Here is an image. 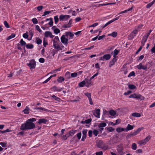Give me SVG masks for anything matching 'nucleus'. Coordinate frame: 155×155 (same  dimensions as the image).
Wrapping results in <instances>:
<instances>
[{"instance_id": "nucleus-1", "label": "nucleus", "mask_w": 155, "mask_h": 155, "mask_svg": "<svg viewBox=\"0 0 155 155\" xmlns=\"http://www.w3.org/2000/svg\"><path fill=\"white\" fill-rule=\"evenodd\" d=\"M35 127V125L33 123L27 120L24 124H22L20 129L21 130H26L31 129Z\"/></svg>"}, {"instance_id": "nucleus-2", "label": "nucleus", "mask_w": 155, "mask_h": 155, "mask_svg": "<svg viewBox=\"0 0 155 155\" xmlns=\"http://www.w3.org/2000/svg\"><path fill=\"white\" fill-rule=\"evenodd\" d=\"M97 147L104 150H107L108 149V147L105 146V144L101 140H98L97 143Z\"/></svg>"}, {"instance_id": "nucleus-3", "label": "nucleus", "mask_w": 155, "mask_h": 155, "mask_svg": "<svg viewBox=\"0 0 155 155\" xmlns=\"http://www.w3.org/2000/svg\"><path fill=\"white\" fill-rule=\"evenodd\" d=\"M130 98H134L137 99H140L141 100H143L144 99V97L140 94H137L135 93L131 94L129 96Z\"/></svg>"}, {"instance_id": "nucleus-4", "label": "nucleus", "mask_w": 155, "mask_h": 155, "mask_svg": "<svg viewBox=\"0 0 155 155\" xmlns=\"http://www.w3.org/2000/svg\"><path fill=\"white\" fill-rule=\"evenodd\" d=\"M66 36L65 34L62 35L61 38V42L64 45L67 46L68 44V39L66 38Z\"/></svg>"}, {"instance_id": "nucleus-5", "label": "nucleus", "mask_w": 155, "mask_h": 155, "mask_svg": "<svg viewBox=\"0 0 155 155\" xmlns=\"http://www.w3.org/2000/svg\"><path fill=\"white\" fill-rule=\"evenodd\" d=\"M85 81V86L87 87H89L93 85V83L91 80L88 78H86L84 79Z\"/></svg>"}, {"instance_id": "nucleus-6", "label": "nucleus", "mask_w": 155, "mask_h": 155, "mask_svg": "<svg viewBox=\"0 0 155 155\" xmlns=\"http://www.w3.org/2000/svg\"><path fill=\"white\" fill-rule=\"evenodd\" d=\"M27 65L31 69L35 68L36 66V62L34 60L32 59L31 60L29 63L27 64Z\"/></svg>"}, {"instance_id": "nucleus-7", "label": "nucleus", "mask_w": 155, "mask_h": 155, "mask_svg": "<svg viewBox=\"0 0 155 155\" xmlns=\"http://www.w3.org/2000/svg\"><path fill=\"white\" fill-rule=\"evenodd\" d=\"M70 17L69 15H61L59 16V19L60 21L67 20Z\"/></svg>"}, {"instance_id": "nucleus-8", "label": "nucleus", "mask_w": 155, "mask_h": 155, "mask_svg": "<svg viewBox=\"0 0 155 155\" xmlns=\"http://www.w3.org/2000/svg\"><path fill=\"white\" fill-rule=\"evenodd\" d=\"M137 67L139 70L143 69L144 70H147V66H143L142 64L141 63H140L138 65H137Z\"/></svg>"}, {"instance_id": "nucleus-9", "label": "nucleus", "mask_w": 155, "mask_h": 155, "mask_svg": "<svg viewBox=\"0 0 155 155\" xmlns=\"http://www.w3.org/2000/svg\"><path fill=\"white\" fill-rule=\"evenodd\" d=\"M87 131V129L83 130L82 131L83 136L81 140L82 141H84L85 139L86 138Z\"/></svg>"}, {"instance_id": "nucleus-10", "label": "nucleus", "mask_w": 155, "mask_h": 155, "mask_svg": "<svg viewBox=\"0 0 155 155\" xmlns=\"http://www.w3.org/2000/svg\"><path fill=\"white\" fill-rule=\"evenodd\" d=\"M44 35L45 37H49L50 38H52L54 36L52 34L51 32L49 31H45V33Z\"/></svg>"}, {"instance_id": "nucleus-11", "label": "nucleus", "mask_w": 155, "mask_h": 155, "mask_svg": "<svg viewBox=\"0 0 155 155\" xmlns=\"http://www.w3.org/2000/svg\"><path fill=\"white\" fill-rule=\"evenodd\" d=\"M119 17H117L116 18H114L113 19V20H112L109 21L108 22L106 23L105 25L103 27V28H104L107 25H108L109 24H110L111 23L113 22L114 21H115L116 20H117L118 19H119Z\"/></svg>"}, {"instance_id": "nucleus-12", "label": "nucleus", "mask_w": 155, "mask_h": 155, "mask_svg": "<svg viewBox=\"0 0 155 155\" xmlns=\"http://www.w3.org/2000/svg\"><path fill=\"white\" fill-rule=\"evenodd\" d=\"M100 109H97L95 112L94 111V115L98 118L100 117Z\"/></svg>"}, {"instance_id": "nucleus-13", "label": "nucleus", "mask_w": 155, "mask_h": 155, "mask_svg": "<svg viewBox=\"0 0 155 155\" xmlns=\"http://www.w3.org/2000/svg\"><path fill=\"white\" fill-rule=\"evenodd\" d=\"M65 35H66L67 37L68 35L69 36L71 39L74 36V34L71 32H66L65 33Z\"/></svg>"}, {"instance_id": "nucleus-14", "label": "nucleus", "mask_w": 155, "mask_h": 155, "mask_svg": "<svg viewBox=\"0 0 155 155\" xmlns=\"http://www.w3.org/2000/svg\"><path fill=\"white\" fill-rule=\"evenodd\" d=\"M53 45L57 44L59 41V39L58 36H55L53 39L52 40Z\"/></svg>"}, {"instance_id": "nucleus-15", "label": "nucleus", "mask_w": 155, "mask_h": 155, "mask_svg": "<svg viewBox=\"0 0 155 155\" xmlns=\"http://www.w3.org/2000/svg\"><path fill=\"white\" fill-rule=\"evenodd\" d=\"M71 24H72V21H71V19L69 21V22L68 24L64 25L62 27L64 28H70L71 27Z\"/></svg>"}, {"instance_id": "nucleus-16", "label": "nucleus", "mask_w": 155, "mask_h": 155, "mask_svg": "<svg viewBox=\"0 0 155 155\" xmlns=\"http://www.w3.org/2000/svg\"><path fill=\"white\" fill-rule=\"evenodd\" d=\"M134 126H132L130 124H128L126 128H125V130L127 131L129 130H131L134 128Z\"/></svg>"}, {"instance_id": "nucleus-17", "label": "nucleus", "mask_w": 155, "mask_h": 155, "mask_svg": "<svg viewBox=\"0 0 155 155\" xmlns=\"http://www.w3.org/2000/svg\"><path fill=\"white\" fill-rule=\"evenodd\" d=\"M111 58L110 55V54H106L104 55L103 56V58L106 60H108Z\"/></svg>"}, {"instance_id": "nucleus-18", "label": "nucleus", "mask_w": 155, "mask_h": 155, "mask_svg": "<svg viewBox=\"0 0 155 155\" xmlns=\"http://www.w3.org/2000/svg\"><path fill=\"white\" fill-rule=\"evenodd\" d=\"M51 89L54 91L59 92L62 90V88H59L56 86H54L51 88Z\"/></svg>"}, {"instance_id": "nucleus-19", "label": "nucleus", "mask_w": 155, "mask_h": 155, "mask_svg": "<svg viewBox=\"0 0 155 155\" xmlns=\"http://www.w3.org/2000/svg\"><path fill=\"white\" fill-rule=\"evenodd\" d=\"M53 46L55 49H56L58 51L61 50V48L60 46L59 45L58 43L57 44H54V45H53Z\"/></svg>"}, {"instance_id": "nucleus-20", "label": "nucleus", "mask_w": 155, "mask_h": 155, "mask_svg": "<svg viewBox=\"0 0 155 155\" xmlns=\"http://www.w3.org/2000/svg\"><path fill=\"white\" fill-rule=\"evenodd\" d=\"M147 38L145 37V35L143 36L141 41V44L142 45V46H144V45L145 43L147 41Z\"/></svg>"}, {"instance_id": "nucleus-21", "label": "nucleus", "mask_w": 155, "mask_h": 155, "mask_svg": "<svg viewBox=\"0 0 155 155\" xmlns=\"http://www.w3.org/2000/svg\"><path fill=\"white\" fill-rule=\"evenodd\" d=\"M117 59H116V58H114L111 61L110 63V65L109 66L111 67V66L114 65Z\"/></svg>"}, {"instance_id": "nucleus-22", "label": "nucleus", "mask_w": 155, "mask_h": 155, "mask_svg": "<svg viewBox=\"0 0 155 155\" xmlns=\"http://www.w3.org/2000/svg\"><path fill=\"white\" fill-rule=\"evenodd\" d=\"M107 125L104 122L100 123L98 125V127L99 128H102L106 126Z\"/></svg>"}, {"instance_id": "nucleus-23", "label": "nucleus", "mask_w": 155, "mask_h": 155, "mask_svg": "<svg viewBox=\"0 0 155 155\" xmlns=\"http://www.w3.org/2000/svg\"><path fill=\"white\" fill-rule=\"evenodd\" d=\"M48 121V120L44 119H39L38 123L39 124L44 123L45 124Z\"/></svg>"}, {"instance_id": "nucleus-24", "label": "nucleus", "mask_w": 155, "mask_h": 155, "mask_svg": "<svg viewBox=\"0 0 155 155\" xmlns=\"http://www.w3.org/2000/svg\"><path fill=\"white\" fill-rule=\"evenodd\" d=\"M142 128H139L136 130L133 133L134 136H135L138 134L142 130Z\"/></svg>"}, {"instance_id": "nucleus-25", "label": "nucleus", "mask_w": 155, "mask_h": 155, "mask_svg": "<svg viewBox=\"0 0 155 155\" xmlns=\"http://www.w3.org/2000/svg\"><path fill=\"white\" fill-rule=\"evenodd\" d=\"M30 109L27 106L25 108L23 111L25 114H28L29 113Z\"/></svg>"}, {"instance_id": "nucleus-26", "label": "nucleus", "mask_w": 155, "mask_h": 155, "mask_svg": "<svg viewBox=\"0 0 155 155\" xmlns=\"http://www.w3.org/2000/svg\"><path fill=\"white\" fill-rule=\"evenodd\" d=\"M115 4V3H106V4H99L98 5L97 7H100V6H105V5H108Z\"/></svg>"}, {"instance_id": "nucleus-27", "label": "nucleus", "mask_w": 155, "mask_h": 155, "mask_svg": "<svg viewBox=\"0 0 155 155\" xmlns=\"http://www.w3.org/2000/svg\"><path fill=\"white\" fill-rule=\"evenodd\" d=\"M123 149V147L121 145H119L117 148V150L119 153L121 152Z\"/></svg>"}, {"instance_id": "nucleus-28", "label": "nucleus", "mask_w": 155, "mask_h": 155, "mask_svg": "<svg viewBox=\"0 0 155 155\" xmlns=\"http://www.w3.org/2000/svg\"><path fill=\"white\" fill-rule=\"evenodd\" d=\"M124 130H125V128L122 127H118L116 129V131L118 133H120Z\"/></svg>"}, {"instance_id": "nucleus-29", "label": "nucleus", "mask_w": 155, "mask_h": 155, "mask_svg": "<svg viewBox=\"0 0 155 155\" xmlns=\"http://www.w3.org/2000/svg\"><path fill=\"white\" fill-rule=\"evenodd\" d=\"M146 142L145 141V140H140L139 141L138 143L140 145H145L146 144Z\"/></svg>"}, {"instance_id": "nucleus-30", "label": "nucleus", "mask_w": 155, "mask_h": 155, "mask_svg": "<svg viewBox=\"0 0 155 155\" xmlns=\"http://www.w3.org/2000/svg\"><path fill=\"white\" fill-rule=\"evenodd\" d=\"M109 114L112 116H114L116 114V112L113 110H111L109 111Z\"/></svg>"}, {"instance_id": "nucleus-31", "label": "nucleus", "mask_w": 155, "mask_h": 155, "mask_svg": "<svg viewBox=\"0 0 155 155\" xmlns=\"http://www.w3.org/2000/svg\"><path fill=\"white\" fill-rule=\"evenodd\" d=\"M34 109H35V110L38 109V110H41L47 111V112H48L49 111V110L48 109H46L45 108H43L41 107H35L34 108Z\"/></svg>"}, {"instance_id": "nucleus-32", "label": "nucleus", "mask_w": 155, "mask_h": 155, "mask_svg": "<svg viewBox=\"0 0 155 155\" xmlns=\"http://www.w3.org/2000/svg\"><path fill=\"white\" fill-rule=\"evenodd\" d=\"M119 51L116 49H115L114 51L113 57L114 58H116V55L118 54Z\"/></svg>"}, {"instance_id": "nucleus-33", "label": "nucleus", "mask_w": 155, "mask_h": 155, "mask_svg": "<svg viewBox=\"0 0 155 155\" xmlns=\"http://www.w3.org/2000/svg\"><path fill=\"white\" fill-rule=\"evenodd\" d=\"M65 77L67 79H70L71 78V75L69 72H67L65 74Z\"/></svg>"}, {"instance_id": "nucleus-34", "label": "nucleus", "mask_w": 155, "mask_h": 155, "mask_svg": "<svg viewBox=\"0 0 155 155\" xmlns=\"http://www.w3.org/2000/svg\"><path fill=\"white\" fill-rule=\"evenodd\" d=\"M132 116L134 117H140L141 116L140 114L138 113H134L132 114Z\"/></svg>"}, {"instance_id": "nucleus-35", "label": "nucleus", "mask_w": 155, "mask_h": 155, "mask_svg": "<svg viewBox=\"0 0 155 155\" xmlns=\"http://www.w3.org/2000/svg\"><path fill=\"white\" fill-rule=\"evenodd\" d=\"M117 35V33L115 31L113 32L112 33L109 34L108 35V36H111L114 37H115Z\"/></svg>"}, {"instance_id": "nucleus-36", "label": "nucleus", "mask_w": 155, "mask_h": 155, "mask_svg": "<svg viewBox=\"0 0 155 155\" xmlns=\"http://www.w3.org/2000/svg\"><path fill=\"white\" fill-rule=\"evenodd\" d=\"M85 82L84 80L79 83L78 85L80 87H83L84 85H85Z\"/></svg>"}, {"instance_id": "nucleus-37", "label": "nucleus", "mask_w": 155, "mask_h": 155, "mask_svg": "<svg viewBox=\"0 0 155 155\" xmlns=\"http://www.w3.org/2000/svg\"><path fill=\"white\" fill-rule=\"evenodd\" d=\"M26 47L27 49H32L34 47V46L32 44H28L26 45Z\"/></svg>"}, {"instance_id": "nucleus-38", "label": "nucleus", "mask_w": 155, "mask_h": 155, "mask_svg": "<svg viewBox=\"0 0 155 155\" xmlns=\"http://www.w3.org/2000/svg\"><path fill=\"white\" fill-rule=\"evenodd\" d=\"M136 36L134 34L131 32L128 36V38L129 40H131Z\"/></svg>"}, {"instance_id": "nucleus-39", "label": "nucleus", "mask_w": 155, "mask_h": 155, "mask_svg": "<svg viewBox=\"0 0 155 155\" xmlns=\"http://www.w3.org/2000/svg\"><path fill=\"white\" fill-rule=\"evenodd\" d=\"M140 31V29H137V28L134 29L132 33L133 34L135 35L137 33V32Z\"/></svg>"}, {"instance_id": "nucleus-40", "label": "nucleus", "mask_w": 155, "mask_h": 155, "mask_svg": "<svg viewBox=\"0 0 155 155\" xmlns=\"http://www.w3.org/2000/svg\"><path fill=\"white\" fill-rule=\"evenodd\" d=\"M15 36V35L14 34H12L11 35L9 36L8 38H7L6 40H9L14 37Z\"/></svg>"}, {"instance_id": "nucleus-41", "label": "nucleus", "mask_w": 155, "mask_h": 155, "mask_svg": "<svg viewBox=\"0 0 155 155\" xmlns=\"http://www.w3.org/2000/svg\"><path fill=\"white\" fill-rule=\"evenodd\" d=\"M64 80V78L63 77H60L57 80L58 81L60 82L61 83Z\"/></svg>"}, {"instance_id": "nucleus-42", "label": "nucleus", "mask_w": 155, "mask_h": 155, "mask_svg": "<svg viewBox=\"0 0 155 155\" xmlns=\"http://www.w3.org/2000/svg\"><path fill=\"white\" fill-rule=\"evenodd\" d=\"M20 43V45L22 46H25L26 45V42L23 40L22 39L21 40Z\"/></svg>"}, {"instance_id": "nucleus-43", "label": "nucleus", "mask_w": 155, "mask_h": 155, "mask_svg": "<svg viewBox=\"0 0 155 155\" xmlns=\"http://www.w3.org/2000/svg\"><path fill=\"white\" fill-rule=\"evenodd\" d=\"M128 87L130 89H135L136 88V87L133 84H130L128 85Z\"/></svg>"}, {"instance_id": "nucleus-44", "label": "nucleus", "mask_w": 155, "mask_h": 155, "mask_svg": "<svg viewBox=\"0 0 155 155\" xmlns=\"http://www.w3.org/2000/svg\"><path fill=\"white\" fill-rule=\"evenodd\" d=\"M36 40V43L38 45H40L42 43V40L41 39H39L38 38H37Z\"/></svg>"}, {"instance_id": "nucleus-45", "label": "nucleus", "mask_w": 155, "mask_h": 155, "mask_svg": "<svg viewBox=\"0 0 155 155\" xmlns=\"http://www.w3.org/2000/svg\"><path fill=\"white\" fill-rule=\"evenodd\" d=\"M51 97L54 98V99L57 101H59L61 100V99L60 98L56 97L54 95L51 96Z\"/></svg>"}, {"instance_id": "nucleus-46", "label": "nucleus", "mask_w": 155, "mask_h": 155, "mask_svg": "<svg viewBox=\"0 0 155 155\" xmlns=\"http://www.w3.org/2000/svg\"><path fill=\"white\" fill-rule=\"evenodd\" d=\"M60 32V30L58 28H56L54 29V32L55 34H58Z\"/></svg>"}, {"instance_id": "nucleus-47", "label": "nucleus", "mask_w": 155, "mask_h": 155, "mask_svg": "<svg viewBox=\"0 0 155 155\" xmlns=\"http://www.w3.org/2000/svg\"><path fill=\"white\" fill-rule=\"evenodd\" d=\"M32 21L33 24H36L38 23V21L37 19L36 18H34L32 19Z\"/></svg>"}, {"instance_id": "nucleus-48", "label": "nucleus", "mask_w": 155, "mask_h": 155, "mask_svg": "<svg viewBox=\"0 0 155 155\" xmlns=\"http://www.w3.org/2000/svg\"><path fill=\"white\" fill-rule=\"evenodd\" d=\"M132 149L135 150L137 149V145L135 143H133L132 145Z\"/></svg>"}, {"instance_id": "nucleus-49", "label": "nucleus", "mask_w": 155, "mask_h": 155, "mask_svg": "<svg viewBox=\"0 0 155 155\" xmlns=\"http://www.w3.org/2000/svg\"><path fill=\"white\" fill-rule=\"evenodd\" d=\"M84 94L87 97L88 99L91 98V94L90 93L87 92L84 93Z\"/></svg>"}, {"instance_id": "nucleus-50", "label": "nucleus", "mask_w": 155, "mask_h": 155, "mask_svg": "<svg viewBox=\"0 0 155 155\" xmlns=\"http://www.w3.org/2000/svg\"><path fill=\"white\" fill-rule=\"evenodd\" d=\"M135 76V73L134 71H133L131 72L128 75V77H130L131 76Z\"/></svg>"}, {"instance_id": "nucleus-51", "label": "nucleus", "mask_w": 155, "mask_h": 155, "mask_svg": "<svg viewBox=\"0 0 155 155\" xmlns=\"http://www.w3.org/2000/svg\"><path fill=\"white\" fill-rule=\"evenodd\" d=\"M151 137L150 135H149L147 136L144 139V140L147 143L150 139L151 138Z\"/></svg>"}, {"instance_id": "nucleus-52", "label": "nucleus", "mask_w": 155, "mask_h": 155, "mask_svg": "<svg viewBox=\"0 0 155 155\" xmlns=\"http://www.w3.org/2000/svg\"><path fill=\"white\" fill-rule=\"evenodd\" d=\"M99 131H98L96 130H93V134L95 136H97L98 134Z\"/></svg>"}, {"instance_id": "nucleus-53", "label": "nucleus", "mask_w": 155, "mask_h": 155, "mask_svg": "<svg viewBox=\"0 0 155 155\" xmlns=\"http://www.w3.org/2000/svg\"><path fill=\"white\" fill-rule=\"evenodd\" d=\"M153 4V2H151L149 4H148L147 5H146V8H150L151 6Z\"/></svg>"}, {"instance_id": "nucleus-54", "label": "nucleus", "mask_w": 155, "mask_h": 155, "mask_svg": "<svg viewBox=\"0 0 155 155\" xmlns=\"http://www.w3.org/2000/svg\"><path fill=\"white\" fill-rule=\"evenodd\" d=\"M133 134L132 133H131L130 134H128L126 137V138L128 139L129 138L131 137L132 136H134V135H133Z\"/></svg>"}, {"instance_id": "nucleus-55", "label": "nucleus", "mask_w": 155, "mask_h": 155, "mask_svg": "<svg viewBox=\"0 0 155 155\" xmlns=\"http://www.w3.org/2000/svg\"><path fill=\"white\" fill-rule=\"evenodd\" d=\"M78 75L77 73L74 72L71 73V77L74 78L76 77Z\"/></svg>"}, {"instance_id": "nucleus-56", "label": "nucleus", "mask_w": 155, "mask_h": 155, "mask_svg": "<svg viewBox=\"0 0 155 155\" xmlns=\"http://www.w3.org/2000/svg\"><path fill=\"white\" fill-rule=\"evenodd\" d=\"M4 24L5 26V27L6 28H8L10 27V26L7 21H4Z\"/></svg>"}, {"instance_id": "nucleus-57", "label": "nucleus", "mask_w": 155, "mask_h": 155, "mask_svg": "<svg viewBox=\"0 0 155 155\" xmlns=\"http://www.w3.org/2000/svg\"><path fill=\"white\" fill-rule=\"evenodd\" d=\"M54 20L55 23L56 24L58 21V16H56L54 17Z\"/></svg>"}, {"instance_id": "nucleus-58", "label": "nucleus", "mask_w": 155, "mask_h": 155, "mask_svg": "<svg viewBox=\"0 0 155 155\" xmlns=\"http://www.w3.org/2000/svg\"><path fill=\"white\" fill-rule=\"evenodd\" d=\"M76 130H72L71 131H70L69 133V135L70 136H72L75 133Z\"/></svg>"}, {"instance_id": "nucleus-59", "label": "nucleus", "mask_w": 155, "mask_h": 155, "mask_svg": "<svg viewBox=\"0 0 155 155\" xmlns=\"http://www.w3.org/2000/svg\"><path fill=\"white\" fill-rule=\"evenodd\" d=\"M76 136H77V137L78 138V140H80L81 138V132H80L78 133L77 135H76Z\"/></svg>"}, {"instance_id": "nucleus-60", "label": "nucleus", "mask_w": 155, "mask_h": 155, "mask_svg": "<svg viewBox=\"0 0 155 155\" xmlns=\"http://www.w3.org/2000/svg\"><path fill=\"white\" fill-rule=\"evenodd\" d=\"M48 24L51 26L53 25V21L52 18H51L50 21L48 23Z\"/></svg>"}, {"instance_id": "nucleus-61", "label": "nucleus", "mask_w": 155, "mask_h": 155, "mask_svg": "<svg viewBox=\"0 0 155 155\" xmlns=\"http://www.w3.org/2000/svg\"><path fill=\"white\" fill-rule=\"evenodd\" d=\"M28 121L31 122L35 121L36 120V119L35 118H32L28 120Z\"/></svg>"}, {"instance_id": "nucleus-62", "label": "nucleus", "mask_w": 155, "mask_h": 155, "mask_svg": "<svg viewBox=\"0 0 155 155\" xmlns=\"http://www.w3.org/2000/svg\"><path fill=\"white\" fill-rule=\"evenodd\" d=\"M98 25V23H95L93 24V25L89 26V27H94L97 26Z\"/></svg>"}, {"instance_id": "nucleus-63", "label": "nucleus", "mask_w": 155, "mask_h": 155, "mask_svg": "<svg viewBox=\"0 0 155 155\" xmlns=\"http://www.w3.org/2000/svg\"><path fill=\"white\" fill-rule=\"evenodd\" d=\"M43 8V6L41 5L37 7V9L39 11H41Z\"/></svg>"}, {"instance_id": "nucleus-64", "label": "nucleus", "mask_w": 155, "mask_h": 155, "mask_svg": "<svg viewBox=\"0 0 155 155\" xmlns=\"http://www.w3.org/2000/svg\"><path fill=\"white\" fill-rule=\"evenodd\" d=\"M95 154L96 155H102L103 153L102 151H99L97 152Z\"/></svg>"}]
</instances>
